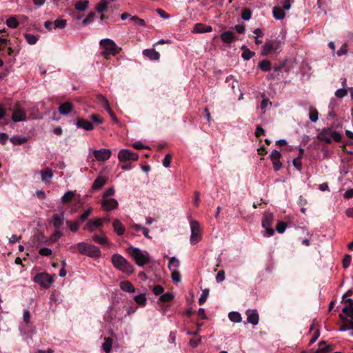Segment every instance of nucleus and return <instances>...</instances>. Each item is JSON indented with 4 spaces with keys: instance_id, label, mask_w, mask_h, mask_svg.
I'll return each instance as SVG.
<instances>
[{
    "instance_id": "nucleus-8",
    "label": "nucleus",
    "mask_w": 353,
    "mask_h": 353,
    "mask_svg": "<svg viewBox=\"0 0 353 353\" xmlns=\"http://www.w3.org/2000/svg\"><path fill=\"white\" fill-rule=\"evenodd\" d=\"M33 281L45 289L49 288L54 282L52 277L50 274L43 272L36 274Z\"/></svg>"
},
{
    "instance_id": "nucleus-50",
    "label": "nucleus",
    "mask_w": 353,
    "mask_h": 353,
    "mask_svg": "<svg viewBox=\"0 0 353 353\" xmlns=\"http://www.w3.org/2000/svg\"><path fill=\"white\" fill-rule=\"evenodd\" d=\"M130 20L134 22L135 24L141 26V27H145V22L143 19L137 17L133 16L130 17Z\"/></svg>"
},
{
    "instance_id": "nucleus-39",
    "label": "nucleus",
    "mask_w": 353,
    "mask_h": 353,
    "mask_svg": "<svg viewBox=\"0 0 353 353\" xmlns=\"http://www.w3.org/2000/svg\"><path fill=\"white\" fill-rule=\"evenodd\" d=\"M134 301L140 305H145L146 303V296L145 294H141L134 296Z\"/></svg>"
},
{
    "instance_id": "nucleus-28",
    "label": "nucleus",
    "mask_w": 353,
    "mask_h": 353,
    "mask_svg": "<svg viewBox=\"0 0 353 353\" xmlns=\"http://www.w3.org/2000/svg\"><path fill=\"white\" fill-rule=\"evenodd\" d=\"M221 40L227 43H230L234 41V34L231 31H225L221 34Z\"/></svg>"
},
{
    "instance_id": "nucleus-47",
    "label": "nucleus",
    "mask_w": 353,
    "mask_h": 353,
    "mask_svg": "<svg viewBox=\"0 0 353 353\" xmlns=\"http://www.w3.org/2000/svg\"><path fill=\"white\" fill-rule=\"evenodd\" d=\"M209 293H210V290L208 288L202 290L201 296L199 299V305H203L206 301L207 298L209 295Z\"/></svg>"
},
{
    "instance_id": "nucleus-14",
    "label": "nucleus",
    "mask_w": 353,
    "mask_h": 353,
    "mask_svg": "<svg viewBox=\"0 0 353 353\" xmlns=\"http://www.w3.org/2000/svg\"><path fill=\"white\" fill-rule=\"evenodd\" d=\"M281 154L276 150H273L270 154V159L273 164V168L275 171H278L281 169L282 163L280 161Z\"/></svg>"
},
{
    "instance_id": "nucleus-21",
    "label": "nucleus",
    "mask_w": 353,
    "mask_h": 353,
    "mask_svg": "<svg viewBox=\"0 0 353 353\" xmlns=\"http://www.w3.org/2000/svg\"><path fill=\"white\" fill-rule=\"evenodd\" d=\"M73 105L70 102H65L60 105L59 107V112L63 115H67L72 112Z\"/></svg>"
},
{
    "instance_id": "nucleus-12",
    "label": "nucleus",
    "mask_w": 353,
    "mask_h": 353,
    "mask_svg": "<svg viewBox=\"0 0 353 353\" xmlns=\"http://www.w3.org/2000/svg\"><path fill=\"white\" fill-rule=\"evenodd\" d=\"M93 154L98 161H105L110 158L112 152L109 149L102 148L94 150Z\"/></svg>"
},
{
    "instance_id": "nucleus-57",
    "label": "nucleus",
    "mask_w": 353,
    "mask_h": 353,
    "mask_svg": "<svg viewBox=\"0 0 353 353\" xmlns=\"http://www.w3.org/2000/svg\"><path fill=\"white\" fill-rule=\"evenodd\" d=\"M172 160V156L170 154H167L163 160V165L165 168H169L170 165V162Z\"/></svg>"
},
{
    "instance_id": "nucleus-26",
    "label": "nucleus",
    "mask_w": 353,
    "mask_h": 353,
    "mask_svg": "<svg viewBox=\"0 0 353 353\" xmlns=\"http://www.w3.org/2000/svg\"><path fill=\"white\" fill-rule=\"evenodd\" d=\"M120 288L122 290L129 292L133 293L135 292V288L133 285L128 281H123L120 283Z\"/></svg>"
},
{
    "instance_id": "nucleus-43",
    "label": "nucleus",
    "mask_w": 353,
    "mask_h": 353,
    "mask_svg": "<svg viewBox=\"0 0 353 353\" xmlns=\"http://www.w3.org/2000/svg\"><path fill=\"white\" fill-rule=\"evenodd\" d=\"M259 68L263 71H270L271 70L270 62L268 60H263L259 63Z\"/></svg>"
},
{
    "instance_id": "nucleus-38",
    "label": "nucleus",
    "mask_w": 353,
    "mask_h": 353,
    "mask_svg": "<svg viewBox=\"0 0 353 353\" xmlns=\"http://www.w3.org/2000/svg\"><path fill=\"white\" fill-rule=\"evenodd\" d=\"M319 345H322V347L316 350L314 353H328L332 350L330 346L326 345L324 342H321Z\"/></svg>"
},
{
    "instance_id": "nucleus-42",
    "label": "nucleus",
    "mask_w": 353,
    "mask_h": 353,
    "mask_svg": "<svg viewBox=\"0 0 353 353\" xmlns=\"http://www.w3.org/2000/svg\"><path fill=\"white\" fill-rule=\"evenodd\" d=\"M97 103L103 106L105 109L110 107L108 99L103 95L97 96Z\"/></svg>"
},
{
    "instance_id": "nucleus-3",
    "label": "nucleus",
    "mask_w": 353,
    "mask_h": 353,
    "mask_svg": "<svg viewBox=\"0 0 353 353\" xmlns=\"http://www.w3.org/2000/svg\"><path fill=\"white\" fill-rule=\"evenodd\" d=\"M112 263L115 268L125 274H131L134 272L133 266L119 254H114L112 256Z\"/></svg>"
},
{
    "instance_id": "nucleus-18",
    "label": "nucleus",
    "mask_w": 353,
    "mask_h": 353,
    "mask_svg": "<svg viewBox=\"0 0 353 353\" xmlns=\"http://www.w3.org/2000/svg\"><path fill=\"white\" fill-rule=\"evenodd\" d=\"M112 226L114 228V231L117 234V235L122 236L124 234L125 232V228L119 219L114 220L112 223Z\"/></svg>"
},
{
    "instance_id": "nucleus-27",
    "label": "nucleus",
    "mask_w": 353,
    "mask_h": 353,
    "mask_svg": "<svg viewBox=\"0 0 353 353\" xmlns=\"http://www.w3.org/2000/svg\"><path fill=\"white\" fill-rule=\"evenodd\" d=\"M92 240L99 244L106 245L108 242V239L103 232H101L100 234H95L92 236Z\"/></svg>"
},
{
    "instance_id": "nucleus-16",
    "label": "nucleus",
    "mask_w": 353,
    "mask_h": 353,
    "mask_svg": "<svg viewBox=\"0 0 353 353\" xmlns=\"http://www.w3.org/2000/svg\"><path fill=\"white\" fill-rule=\"evenodd\" d=\"M64 221V212L62 211L60 214H54L52 215L51 223L55 228H60Z\"/></svg>"
},
{
    "instance_id": "nucleus-46",
    "label": "nucleus",
    "mask_w": 353,
    "mask_h": 353,
    "mask_svg": "<svg viewBox=\"0 0 353 353\" xmlns=\"http://www.w3.org/2000/svg\"><path fill=\"white\" fill-rule=\"evenodd\" d=\"M66 20L58 19L54 21V28L63 29L66 26Z\"/></svg>"
},
{
    "instance_id": "nucleus-40",
    "label": "nucleus",
    "mask_w": 353,
    "mask_h": 353,
    "mask_svg": "<svg viewBox=\"0 0 353 353\" xmlns=\"http://www.w3.org/2000/svg\"><path fill=\"white\" fill-rule=\"evenodd\" d=\"M67 225L69 227L70 230L73 232H77L79 230L80 223L79 221H66Z\"/></svg>"
},
{
    "instance_id": "nucleus-25",
    "label": "nucleus",
    "mask_w": 353,
    "mask_h": 353,
    "mask_svg": "<svg viewBox=\"0 0 353 353\" xmlns=\"http://www.w3.org/2000/svg\"><path fill=\"white\" fill-rule=\"evenodd\" d=\"M272 14L274 19L277 20H281L285 17V10L281 7H274L272 10Z\"/></svg>"
},
{
    "instance_id": "nucleus-48",
    "label": "nucleus",
    "mask_w": 353,
    "mask_h": 353,
    "mask_svg": "<svg viewBox=\"0 0 353 353\" xmlns=\"http://www.w3.org/2000/svg\"><path fill=\"white\" fill-rule=\"evenodd\" d=\"M174 299V296L172 293L167 292L163 294L159 297V301L161 302H170Z\"/></svg>"
},
{
    "instance_id": "nucleus-61",
    "label": "nucleus",
    "mask_w": 353,
    "mask_h": 353,
    "mask_svg": "<svg viewBox=\"0 0 353 353\" xmlns=\"http://www.w3.org/2000/svg\"><path fill=\"white\" fill-rule=\"evenodd\" d=\"M294 2V0H284L283 3V9L284 10H289L291 8L292 3Z\"/></svg>"
},
{
    "instance_id": "nucleus-13",
    "label": "nucleus",
    "mask_w": 353,
    "mask_h": 353,
    "mask_svg": "<svg viewBox=\"0 0 353 353\" xmlns=\"http://www.w3.org/2000/svg\"><path fill=\"white\" fill-rule=\"evenodd\" d=\"M118 201L114 199L102 198L101 206L105 211H110L117 208Z\"/></svg>"
},
{
    "instance_id": "nucleus-17",
    "label": "nucleus",
    "mask_w": 353,
    "mask_h": 353,
    "mask_svg": "<svg viewBox=\"0 0 353 353\" xmlns=\"http://www.w3.org/2000/svg\"><path fill=\"white\" fill-rule=\"evenodd\" d=\"M212 31V28L210 26H205L203 23H197L194 26L192 32L194 33H205Z\"/></svg>"
},
{
    "instance_id": "nucleus-31",
    "label": "nucleus",
    "mask_w": 353,
    "mask_h": 353,
    "mask_svg": "<svg viewBox=\"0 0 353 353\" xmlns=\"http://www.w3.org/2000/svg\"><path fill=\"white\" fill-rule=\"evenodd\" d=\"M89 1L88 0L79 1L75 5L74 8L79 11H85L87 10Z\"/></svg>"
},
{
    "instance_id": "nucleus-4",
    "label": "nucleus",
    "mask_w": 353,
    "mask_h": 353,
    "mask_svg": "<svg viewBox=\"0 0 353 353\" xmlns=\"http://www.w3.org/2000/svg\"><path fill=\"white\" fill-rule=\"evenodd\" d=\"M128 252L139 266H143L150 261L149 255L146 251L130 246L128 248Z\"/></svg>"
},
{
    "instance_id": "nucleus-5",
    "label": "nucleus",
    "mask_w": 353,
    "mask_h": 353,
    "mask_svg": "<svg viewBox=\"0 0 353 353\" xmlns=\"http://www.w3.org/2000/svg\"><path fill=\"white\" fill-rule=\"evenodd\" d=\"M319 139L327 143H330L332 140L340 141L341 135L339 132L333 130L332 128H323L318 136Z\"/></svg>"
},
{
    "instance_id": "nucleus-20",
    "label": "nucleus",
    "mask_w": 353,
    "mask_h": 353,
    "mask_svg": "<svg viewBox=\"0 0 353 353\" xmlns=\"http://www.w3.org/2000/svg\"><path fill=\"white\" fill-rule=\"evenodd\" d=\"M143 54L151 60H159L160 58L159 52L156 51L154 48L144 50L143 51Z\"/></svg>"
},
{
    "instance_id": "nucleus-59",
    "label": "nucleus",
    "mask_w": 353,
    "mask_h": 353,
    "mask_svg": "<svg viewBox=\"0 0 353 353\" xmlns=\"http://www.w3.org/2000/svg\"><path fill=\"white\" fill-rule=\"evenodd\" d=\"M293 165L298 170L300 171L302 169L301 159L298 157L294 159Z\"/></svg>"
},
{
    "instance_id": "nucleus-60",
    "label": "nucleus",
    "mask_w": 353,
    "mask_h": 353,
    "mask_svg": "<svg viewBox=\"0 0 353 353\" xmlns=\"http://www.w3.org/2000/svg\"><path fill=\"white\" fill-rule=\"evenodd\" d=\"M351 256L350 255H345L343 260V265L345 268H347L350 266L351 263Z\"/></svg>"
},
{
    "instance_id": "nucleus-51",
    "label": "nucleus",
    "mask_w": 353,
    "mask_h": 353,
    "mask_svg": "<svg viewBox=\"0 0 353 353\" xmlns=\"http://www.w3.org/2000/svg\"><path fill=\"white\" fill-rule=\"evenodd\" d=\"M252 17V12L251 10L248 8H245L241 13V18L245 20L248 21Z\"/></svg>"
},
{
    "instance_id": "nucleus-45",
    "label": "nucleus",
    "mask_w": 353,
    "mask_h": 353,
    "mask_svg": "<svg viewBox=\"0 0 353 353\" xmlns=\"http://www.w3.org/2000/svg\"><path fill=\"white\" fill-rule=\"evenodd\" d=\"M24 37H25V38L26 39V41L30 45L35 44L37 43V40H38V38L35 35H34V34H25Z\"/></svg>"
},
{
    "instance_id": "nucleus-56",
    "label": "nucleus",
    "mask_w": 353,
    "mask_h": 353,
    "mask_svg": "<svg viewBox=\"0 0 353 353\" xmlns=\"http://www.w3.org/2000/svg\"><path fill=\"white\" fill-rule=\"evenodd\" d=\"M347 94V91L345 88H339L336 90L335 96L338 98H343Z\"/></svg>"
},
{
    "instance_id": "nucleus-58",
    "label": "nucleus",
    "mask_w": 353,
    "mask_h": 353,
    "mask_svg": "<svg viewBox=\"0 0 353 353\" xmlns=\"http://www.w3.org/2000/svg\"><path fill=\"white\" fill-rule=\"evenodd\" d=\"M95 14L94 12H90L88 17L82 21L83 25H87L91 23L93 21V18Z\"/></svg>"
},
{
    "instance_id": "nucleus-44",
    "label": "nucleus",
    "mask_w": 353,
    "mask_h": 353,
    "mask_svg": "<svg viewBox=\"0 0 353 353\" xmlns=\"http://www.w3.org/2000/svg\"><path fill=\"white\" fill-rule=\"evenodd\" d=\"M309 119L312 122H316L318 121L319 113L316 109H310Z\"/></svg>"
},
{
    "instance_id": "nucleus-32",
    "label": "nucleus",
    "mask_w": 353,
    "mask_h": 353,
    "mask_svg": "<svg viewBox=\"0 0 353 353\" xmlns=\"http://www.w3.org/2000/svg\"><path fill=\"white\" fill-rule=\"evenodd\" d=\"M168 266L171 271L178 270L179 267V261L176 257L172 256L169 260Z\"/></svg>"
},
{
    "instance_id": "nucleus-22",
    "label": "nucleus",
    "mask_w": 353,
    "mask_h": 353,
    "mask_svg": "<svg viewBox=\"0 0 353 353\" xmlns=\"http://www.w3.org/2000/svg\"><path fill=\"white\" fill-rule=\"evenodd\" d=\"M76 125L78 128L85 130H92L93 129V124L90 121L83 119H79L77 121Z\"/></svg>"
},
{
    "instance_id": "nucleus-36",
    "label": "nucleus",
    "mask_w": 353,
    "mask_h": 353,
    "mask_svg": "<svg viewBox=\"0 0 353 353\" xmlns=\"http://www.w3.org/2000/svg\"><path fill=\"white\" fill-rule=\"evenodd\" d=\"M225 82L231 87L234 92H235V88H239V83L232 76L228 77L225 79Z\"/></svg>"
},
{
    "instance_id": "nucleus-24",
    "label": "nucleus",
    "mask_w": 353,
    "mask_h": 353,
    "mask_svg": "<svg viewBox=\"0 0 353 353\" xmlns=\"http://www.w3.org/2000/svg\"><path fill=\"white\" fill-rule=\"evenodd\" d=\"M107 183V179L102 176H98L94 181L92 189L93 190H98L101 189Z\"/></svg>"
},
{
    "instance_id": "nucleus-33",
    "label": "nucleus",
    "mask_w": 353,
    "mask_h": 353,
    "mask_svg": "<svg viewBox=\"0 0 353 353\" xmlns=\"http://www.w3.org/2000/svg\"><path fill=\"white\" fill-rule=\"evenodd\" d=\"M74 196V192L72 190L67 191L61 197V201L63 203L70 202Z\"/></svg>"
},
{
    "instance_id": "nucleus-2",
    "label": "nucleus",
    "mask_w": 353,
    "mask_h": 353,
    "mask_svg": "<svg viewBox=\"0 0 353 353\" xmlns=\"http://www.w3.org/2000/svg\"><path fill=\"white\" fill-rule=\"evenodd\" d=\"M99 44L103 49L102 55L105 59H108L110 55L114 56L121 51V48L119 47L111 39H103L100 41Z\"/></svg>"
},
{
    "instance_id": "nucleus-15",
    "label": "nucleus",
    "mask_w": 353,
    "mask_h": 353,
    "mask_svg": "<svg viewBox=\"0 0 353 353\" xmlns=\"http://www.w3.org/2000/svg\"><path fill=\"white\" fill-rule=\"evenodd\" d=\"M247 316V321L253 325L259 323V316L256 310H248L245 312Z\"/></svg>"
},
{
    "instance_id": "nucleus-49",
    "label": "nucleus",
    "mask_w": 353,
    "mask_h": 353,
    "mask_svg": "<svg viewBox=\"0 0 353 353\" xmlns=\"http://www.w3.org/2000/svg\"><path fill=\"white\" fill-rule=\"evenodd\" d=\"M92 212V208H89L88 209H87L79 216V221L81 222L85 221L89 217V216L91 214Z\"/></svg>"
},
{
    "instance_id": "nucleus-64",
    "label": "nucleus",
    "mask_w": 353,
    "mask_h": 353,
    "mask_svg": "<svg viewBox=\"0 0 353 353\" xmlns=\"http://www.w3.org/2000/svg\"><path fill=\"white\" fill-rule=\"evenodd\" d=\"M23 319L26 324H28L30 321V313L28 310H24L23 314Z\"/></svg>"
},
{
    "instance_id": "nucleus-9",
    "label": "nucleus",
    "mask_w": 353,
    "mask_h": 353,
    "mask_svg": "<svg viewBox=\"0 0 353 353\" xmlns=\"http://www.w3.org/2000/svg\"><path fill=\"white\" fill-rule=\"evenodd\" d=\"M105 221V219L103 218L89 220L83 227V230L89 232H93L96 230L100 229L103 226Z\"/></svg>"
},
{
    "instance_id": "nucleus-10",
    "label": "nucleus",
    "mask_w": 353,
    "mask_h": 353,
    "mask_svg": "<svg viewBox=\"0 0 353 353\" xmlns=\"http://www.w3.org/2000/svg\"><path fill=\"white\" fill-rule=\"evenodd\" d=\"M139 155L137 153L133 152L127 149H123L119 152L118 159L119 161H135L138 159Z\"/></svg>"
},
{
    "instance_id": "nucleus-35",
    "label": "nucleus",
    "mask_w": 353,
    "mask_h": 353,
    "mask_svg": "<svg viewBox=\"0 0 353 353\" xmlns=\"http://www.w3.org/2000/svg\"><path fill=\"white\" fill-rule=\"evenodd\" d=\"M108 6V2L107 0H101L99 3L96 6V10L99 13H102Z\"/></svg>"
},
{
    "instance_id": "nucleus-19",
    "label": "nucleus",
    "mask_w": 353,
    "mask_h": 353,
    "mask_svg": "<svg viewBox=\"0 0 353 353\" xmlns=\"http://www.w3.org/2000/svg\"><path fill=\"white\" fill-rule=\"evenodd\" d=\"M39 174L41 176V181L45 183H48V180L53 177L52 170L48 167L40 170Z\"/></svg>"
},
{
    "instance_id": "nucleus-63",
    "label": "nucleus",
    "mask_w": 353,
    "mask_h": 353,
    "mask_svg": "<svg viewBox=\"0 0 353 353\" xmlns=\"http://www.w3.org/2000/svg\"><path fill=\"white\" fill-rule=\"evenodd\" d=\"M153 292L156 295H159L163 293V288L161 285H157L153 288Z\"/></svg>"
},
{
    "instance_id": "nucleus-6",
    "label": "nucleus",
    "mask_w": 353,
    "mask_h": 353,
    "mask_svg": "<svg viewBox=\"0 0 353 353\" xmlns=\"http://www.w3.org/2000/svg\"><path fill=\"white\" fill-rule=\"evenodd\" d=\"M282 43L280 40L272 39L268 41L262 47L261 54L266 56L270 53L276 52L281 49Z\"/></svg>"
},
{
    "instance_id": "nucleus-11",
    "label": "nucleus",
    "mask_w": 353,
    "mask_h": 353,
    "mask_svg": "<svg viewBox=\"0 0 353 353\" xmlns=\"http://www.w3.org/2000/svg\"><path fill=\"white\" fill-rule=\"evenodd\" d=\"M12 120L14 122H19L26 120V112L19 103H17L14 108L12 114Z\"/></svg>"
},
{
    "instance_id": "nucleus-55",
    "label": "nucleus",
    "mask_w": 353,
    "mask_h": 353,
    "mask_svg": "<svg viewBox=\"0 0 353 353\" xmlns=\"http://www.w3.org/2000/svg\"><path fill=\"white\" fill-rule=\"evenodd\" d=\"M39 254L41 256H48L52 254V250L48 248L43 247L39 250Z\"/></svg>"
},
{
    "instance_id": "nucleus-41",
    "label": "nucleus",
    "mask_w": 353,
    "mask_h": 353,
    "mask_svg": "<svg viewBox=\"0 0 353 353\" xmlns=\"http://www.w3.org/2000/svg\"><path fill=\"white\" fill-rule=\"evenodd\" d=\"M339 318L342 322L344 323L345 325L349 328V330H352V332H353V321L348 319L341 314H339Z\"/></svg>"
},
{
    "instance_id": "nucleus-23",
    "label": "nucleus",
    "mask_w": 353,
    "mask_h": 353,
    "mask_svg": "<svg viewBox=\"0 0 353 353\" xmlns=\"http://www.w3.org/2000/svg\"><path fill=\"white\" fill-rule=\"evenodd\" d=\"M273 221V214L271 212H265L262 219L263 228H268L272 226Z\"/></svg>"
},
{
    "instance_id": "nucleus-62",
    "label": "nucleus",
    "mask_w": 353,
    "mask_h": 353,
    "mask_svg": "<svg viewBox=\"0 0 353 353\" xmlns=\"http://www.w3.org/2000/svg\"><path fill=\"white\" fill-rule=\"evenodd\" d=\"M225 279V272L223 270H220L216 276V280L218 283L222 282Z\"/></svg>"
},
{
    "instance_id": "nucleus-52",
    "label": "nucleus",
    "mask_w": 353,
    "mask_h": 353,
    "mask_svg": "<svg viewBox=\"0 0 353 353\" xmlns=\"http://www.w3.org/2000/svg\"><path fill=\"white\" fill-rule=\"evenodd\" d=\"M171 278L174 282H180L181 279V274L178 270H172Z\"/></svg>"
},
{
    "instance_id": "nucleus-30",
    "label": "nucleus",
    "mask_w": 353,
    "mask_h": 353,
    "mask_svg": "<svg viewBox=\"0 0 353 353\" xmlns=\"http://www.w3.org/2000/svg\"><path fill=\"white\" fill-rule=\"evenodd\" d=\"M112 346V340L110 337L105 338L102 348L106 353H110Z\"/></svg>"
},
{
    "instance_id": "nucleus-54",
    "label": "nucleus",
    "mask_w": 353,
    "mask_h": 353,
    "mask_svg": "<svg viewBox=\"0 0 353 353\" xmlns=\"http://www.w3.org/2000/svg\"><path fill=\"white\" fill-rule=\"evenodd\" d=\"M347 53V45L346 43H344L342 46L339 48V50L336 52V54L339 57L346 54Z\"/></svg>"
},
{
    "instance_id": "nucleus-1",
    "label": "nucleus",
    "mask_w": 353,
    "mask_h": 353,
    "mask_svg": "<svg viewBox=\"0 0 353 353\" xmlns=\"http://www.w3.org/2000/svg\"><path fill=\"white\" fill-rule=\"evenodd\" d=\"M74 248H77L79 252L82 255L91 258L98 259L101 255V250L97 246L85 242H79L74 244L70 246V250L74 252Z\"/></svg>"
},
{
    "instance_id": "nucleus-53",
    "label": "nucleus",
    "mask_w": 353,
    "mask_h": 353,
    "mask_svg": "<svg viewBox=\"0 0 353 353\" xmlns=\"http://www.w3.org/2000/svg\"><path fill=\"white\" fill-rule=\"evenodd\" d=\"M286 229V223L282 221H280L277 223L276 226V230L278 233L282 234L285 232Z\"/></svg>"
},
{
    "instance_id": "nucleus-29",
    "label": "nucleus",
    "mask_w": 353,
    "mask_h": 353,
    "mask_svg": "<svg viewBox=\"0 0 353 353\" xmlns=\"http://www.w3.org/2000/svg\"><path fill=\"white\" fill-rule=\"evenodd\" d=\"M229 319L234 323H240L242 321L241 315L239 312L232 311L228 314Z\"/></svg>"
},
{
    "instance_id": "nucleus-37",
    "label": "nucleus",
    "mask_w": 353,
    "mask_h": 353,
    "mask_svg": "<svg viewBox=\"0 0 353 353\" xmlns=\"http://www.w3.org/2000/svg\"><path fill=\"white\" fill-rule=\"evenodd\" d=\"M6 25L10 28H16L19 26V22L14 17H10L6 21Z\"/></svg>"
},
{
    "instance_id": "nucleus-34",
    "label": "nucleus",
    "mask_w": 353,
    "mask_h": 353,
    "mask_svg": "<svg viewBox=\"0 0 353 353\" xmlns=\"http://www.w3.org/2000/svg\"><path fill=\"white\" fill-rule=\"evenodd\" d=\"M241 49L243 50L241 57L245 60H250L254 55V52L250 51L245 46H243Z\"/></svg>"
},
{
    "instance_id": "nucleus-7",
    "label": "nucleus",
    "mask_w": 353,
    "mask_h": 353,
    "mask_svg": "<svg viewBox=\"0 0 353 353\" xmlns=\"http://www.w3.org/2000/svg\"><path fill=\"white\" fill-rule=\"evenodd\" d=\"M191 236L190 239V243L195 245L202 239L201 229L200 224L196 221L190 222Z\"/></svg>"
}]
</instances>
